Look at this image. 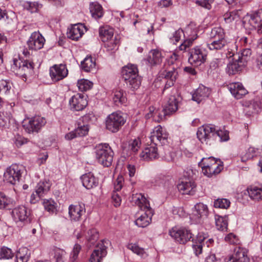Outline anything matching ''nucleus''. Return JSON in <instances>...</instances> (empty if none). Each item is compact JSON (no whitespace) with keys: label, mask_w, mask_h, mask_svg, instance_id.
<instances>
[{"label":"nucleus","mask_w":262,"mask_h":262,"mask_svg":"<svg viewBox=\"0 0 262 262\" xmlns=\"http://www.w3.org/2000/svg\"><path fill=\"white\" fill-rule=\"evenodd\" d=\"M197 137L202 143L208 144L211 141L219 142L227 141L229 140V132L224 128L219 129L214 125L209 124L199 127Z\"/></svg>","instance_id":"obj_1"},{"label":"nucleus","mask_w":262,"mask_h":262,"mask_svg":"<svg viewBox=\"0 0 262 262\" xmlns=\"http://www.w3.org/2000/svg\"><path fill=\"white\" fill-rule=\"evenodd\" d=\"M138 73V69L136 64L128 63L122 68V79L128 88L132 91L137 90L141 85V78Z\"/></svg>","instance_id":"obj_2"},{"label":"nucleus","mask_w":262,"mask_h":262,"mask_svg":"<svg viewBox=\"0 0 262 262\" xmlns=\"http://www.w3.org/2000/svg\"><path fill=\"white\" fill-rule=\"evenodd\" d=\"M167 63L169 66V70L164 71L162 75L166 80L164 91L173 85L178 75L177 70L181 63L179 55L176 53L168 59Z\"/></svg>","instance_id":"obj_3"},{"label":"nucleus","mask_w":262,"mask_h":262,"mask_svg":"<svg viewBox=\"0 0 262 262\" xmlns=\"http://www.w3.org/2000/svg\"><path fill=\"white\" fill-rule=\"evenodd\" d=\"M199 166L202 168L203 174L209 178L217 174L223 169V162L212 157L203 158Z\"/></svg>","instance_id":"obj_4"},{"label":"nucleus","mask_w":262,"mask_h":262,"mask_svg":"<svg viewBox=\"0 0 262 262\" xmlns=\"http://www.w3.org/2000/svg\"><path fill=\"white\" fill-rule=\"evenodd\" d=\"M96 158L98 162L104 166L111 165L113 160L114 152L107 144H100L95 148Z\"/></svg>","instance_id":"obj_5"},{"label":"nucleus","mask_w":262,"mask_h":262,"mask_svg":"<svg viewBox=\"0 0 262 262\" xmlns=\"http://www.w3.org/2000/svg\"><path fill=\"white\" fill-rule=\"evenodd\" d=\"M34 63L32 60H21L20 59H13L12 69L17 75L26 77L31 76L34 71Z\"/></svg>","instance_id":"obj_6"},{"label":"nucleus","mask_w":262,"mask_h":262,"mask_svg":"<svg viewBox=\"0 0 262 262\" xmlns=\"http://www.w3.org/2000/svg\"><path fill=\"white\" fill-rule=\"evenodd\" d=\"M126 120L121 112L109 115L105 120L106 128L112 133L117 132L125 123Z\"/></svg>","instance_id":"obj_7"},{"label":"nucleus","mask_w":262,"mask_h":262,"mask_svg":"<svg viewBox=\"0 0 262 262\" xmlns=\"http://www.w3.org/2000/svg\"><path fill=\"white\" fill-rule=\"evenodd\" d=\"M24 171L25 167L23 165L14 164L7 169L4 177L8 183L15 185L20 181Z\"/></svg>","instance_id":"obj_8"},{"label":"nucleus","mask_w":262,"mask_h":262,"mask_svg":"<svg viewBox=\"0 0 262 262\" xmlns=\"http://www.w3.org/2000/svg\"><path fill=\"white\" fill-rule=\"evenodd\" d=\"M46 124V119L40 116H36L25 120L23 123L24 129L28 133H38Z\"/></svg>","instance_id":"obj_9"},{"label":"nucleus","mask_w":262,"mask_h":262,"mask_svg":"<svg viewBox=\"0 0 262 262\" xmlns=\"http://www.w3.org/2000/svg\"><path fill=\"white\" fill-rule=\"evenodd\" d=\"M170 236L176 242L184 244L192 238V233L185 228L173 227L169 231Z\"/></svg>","instance_id":"obj_10"},{"label":"nucleus","mask_w":262,"mask_h":262,"mask_svg":"<svg viewBox=\"0 0 262 262\" xmlns=\"http://www.w3.org/2000/svg\"><path fill=\"white\" fill-rule=\"evenodd\" d=\"M188 62L192 65L198 66L204 63L207 58V53L205 49L196 46L189 52Z\"/></svg>","instance_id":"obj_11"},{"label":"nucleus","mask_w":262,"mask_h":262,"mask_svg":"<svg viewBox=\"0 0 262 262\" xmlns=\"http://www.w3.org/2000/svg\"><path fill=\"white\" fill-rule=\"evenodd\" d=\"M168 134L161 126L158 125L154 128L151 133L150 139L151 143L155 145L161 144L162 145L167 143Z\"/></svg>","instance_id":"obj_12"},{"label":"nucleus","mask_w":262,"mask_h":262,"mask_svg":"<svg viewBox=\"0 0 262 262\" xmlns=\"http://www.w3.org/2000/svg\"><path fill=\"white\" fill-rule=\"evenodd\" d=\"M108 241L102 240L99 243L91 255L89 262H101V260L107 254V247Z\"/></svg>","instance_id":"obj_13"},{"label":"nucleus","mask_w":262,"mask_h":262,"mask_svg":"<svg viewBox=\"0 0 262 262\" xmlns=\"http://www.w3.org/2000/svg\"><path fill=\"white\" fill-rule=\"evenodd\" d=\"M187 33H189L188 38L185 40L179 47L180 51H186L193 43V41L198 37L196 27L193 24H189L186 28Z\"/></svg>","instance_id":"obj_14"},{"label":"nucleus","mask_w":262,"mask_h":262,"mask_svg":"<svg viewBox=\"0 0 262 262\" xmlns=\"http://www.w3.org/2000/svg\"><path fill=\"white\" fill-rule=\"evenodd\" d=\"M45 42V39L39 31L32 33L27 41L30 49L37 50L42 49Z\"/></svg>","instance_id":"obj_15"},{"label":"nucleus","mask_w":262,"mask_h":262,"mask_svg":"<svg viewBox=\"0 0 262 262\" xmlns=\"http://www.w3.org/2000/svg\"><path fill=\"white\" fill-rule=\"evenodd\" d=\"M196 185L192 178L183 179L178 185V190L183 194L193 195L195 191Z\"/></svg>","instance_id":"obj_16"},{"label":"nucleus","mask_w":262,"mask_h":262,"mask_svg":"<svg viewBox=\"0 0 262 262\" xmlns=\"http://www.w3.org/2000/svg\"><path fill=\"white\" fill-rule=\"evenodd\" d=\"M208 214L207 206L202 203H199L194 206L191 218L195 220L196 223H200L201 220L206 218Z\"/></svg>","instance_id":"obj_17"},{"label":"nucleus","mask_w":262,"mask_h":262,"mask_svg":"<svg viewBox=\"0 0 262 262\" xmlns=\"http://www.w3.org/2000/svg\"><path fill=\"white\" fill-rule=\"evenodd\" d=\"M71 108L73 111H82L88 104V102L84 96L80 94H77L69 100Z\"/></svg>","instance_id":"obj_18"},{"label":"nucleus","mask_w":262,"mask_h":262,"mask_svg":"<svg viewBox=\"0 0 262 262\" xmlns=\"http://www.w3.org/2000/svg\"><path fill=\"white\" fill-rule=\"evenodd\" d=\"M68 73V70L64 64L55 65L50 70V76L54 81H58L65 78Z\"/></svg>","instance_id":"obj_19"},{"label":"nucleus","mask_w":262,"mask_h":262,"mask_svg":"<svg viewBox=\"0 0 262 262\" xmlns=\"http://www.w3.org/2000/svg\"><path fill=\"white\" fill-rule=\"evenodd\" d=\"M262 23V9H260L250 14H248L244 18V24L246 26L249 24L254 28H257Z\"/></svg>","instance_id":"obj_20"},{"label":"nucleus","mask_w":262,"mask_h":262,"mask_svg":"<svg viewBox=\"0 0 262 262\" xmlns=\"http://www.w3.org/2000/svg\"><path fill=\"white\" fill-rule=\"evenodd\" d=\"M206 46L210 51L214 53H219L221 54L222 51L227 48L228 42L225 39L207 40Z\"/></svg>","instance_id":"obj_21"},{"label":"nucleus","mask_w":262,"mask_h":262,"mask_svg":"<svg viewBox=\"0 0 262 262\" xmlns=\"http://www.w3.org/2000/svg\"><path fill=\"white\" fill-rule=\"evenodd\" d=\"M225 262H249L245 249L238 247L235 249L234 252L228 258L225 259Z\"/></svg>","instance_id":"obj_22"},{"label":"nucleus","mask_w":262,"mask_h":262,"mask_svg":"<svg viewBox=\"0 0 262 262\" xmlns=\"http://www.w3.org/2000/svg\"><path fill=\"white\" fill-rule=\"evenodd\" d=\"M85 212L84 204L71 205L69 207V214L71 221H78Z\"/></svg>","instance_id":"obj_23"},{"label":"nucleus","mask_w":262,"mask_h":262,"mask_svg":"<svg viewBox=\"0 0 262 262\" xmlns=\"http://www.w3.org/2000/svg\"><path fill=\"white\" fill-rule=\"evenodd\" d=\"M30 214L29 210L24 206H19L12 211V216L16 222L26 221Z\"/></svg>","instance_id":"obj_24"},{"label":"nucleus","mask_w":262,"mask_h":262,"mask_svg":"<svg viewBox=\"0 0 262 262\" xmlns=\"http://www.w3.org/2000/svg\"><path fill=\"white\" fill-rule=\"evenodd\" d=\"M228 88L231 94L237 99L242 98L248 94L247 90L239 82L230 83Z\"/></svg>","instance_id":"obj_25"},{"label":"nucleus","mask_w":262,"mask_h":262,"mask_svg":"<svg viewBox=\"0 0 262 262\" xmlns=\"http://www.w3.org/2000/svg\"><path fill=\"white\" fill-rule=\"evenodd\" d=\"M85 29V26L82 24L74 25L67 32L68 37L72 40H77L81 37Z\"/></svg>","instance_id":"obj_26"},{"label":"nucleus","mask_w":262,"mask_h":262,"mask_svg":"<svg viewBox=\"0 0 262 262\" xmlns=\"http://www.w3.org/2000/svg\"><path fill=\"white\" fill-rule=\"evenodd\" d=\"M83 186L88 189L96 187L98 184V180L91 172L85 173L81 177Z\"/></svg>","instance_id":"obj_27"},{"label":"nucleus","mask_w":262,"mask_h":262,"mask_svg":"<svg viewBox=\"0 0 262 262\" xmlns=\"http://www.w3.org/2000/svg\"><path fill=\"white\" fill-rule=\"evenodd\" d=\"M210 94L209 89L204 85H200L192 94V100L198 103L207 98Z\"/></svg>","instance_id":"obj_28"},{"label":"nucleus","mask_w":262,"mask_h":262,"mask_svg":"<svg viewBox=\"0 0 262 262\" xmlns=\"http://www.w3.org/2000/svg\"><path fill=\"white\" fill-rule=\"evenodd\" d=\"M145 212L141 215L135 221V224L139 227L144 228L147 226L151 221L152 212L151 208L149 210H143Z\"/></svg>","instance_id":"obj_29"},{"label":"nucleus","mask_w":262,"mask_h":262,"mask_svg":"<svg viewBox=\"0 0 262 262\" xmlns=\"http://www.w3.org/2000/svg\"><path fill=\"white\" fill-rule=\"evenodd\" d=\"M141 157L144 160H149L156 159L159 157L157 147L154 144L149 147H146L141 152Z\"/></svg>","instance_id":"obj_30"},{"label":"nucleus","mask_w":262,"mask_h":262,"mask_svg":"<svg viewBox=\"0 0 262 262\" xmlns=\"http://www.w3.org/2000/svg\"><path fill=\"white\" fill-rule=\"evenodd\" d=\"M232 60V61L229 62L226 69L227 72L229 75H234L241 71L243 68L245 67V66L239 62L236 58L234 57Z\"/></svg>","instance_id":"obj_31"},{"label":"nucleus","mask_w":262,"mask_h":262,"mask_svg":"<svg viewBox=\"0 0 262 262\" xmlns=\"http://www.w3.org/2000/svg\"><path fill=\"white\" fill-rule=\"evenodd\" d=\"M132 201L136 205H138L141 210L147 209V210L150 211L151 208L149 205V203L141 193L133 194Z\"/></svg>","instance_id":"obj_32"},{"label":"nucleus","mask_w":262,"mask_h":262,"mask_svg":"<svg viewBox=\"0 0 262 262\" xmlns=\"http://www.w3.org/2000/svg\"><path fill=\"white\" fill-rule=\"evenodd\" d=\"M207 237V235L204 233H199L195 242H193L192 248L196 255L202 253L203 246L204 245V241Z\"/></svg>","instance_id":"obj_33"},{"label":"nucleus","mask_w":262,"mask_h":262,"mask_svg":"<svg viewBox=\"0 0 262 262\" xmlns=\"http://www.w3.org/2000/svg\"><path fill=\"white\" fill-rule=\"evenodd\" d=\"M146 60L151 66L159 64L162 60L161 52L157 50H151L149 52Z\"/></svg>","instance_id":"obj_34"},{"label":"nucleus","mask_w":262,"mask_h":262,"mask_svg":"<svg viewBox=\"0 0 262 262\" xmlns=\"http://www.w3.org/2000/svg\"><path fill=\"white\" fill-rule=\"evenodd\" d=\"M178 103L176 97L171 96L167 101L166 104L163 108V112L165 115H170L176 112L178 110Z\"/></svg>","instance_id":"obj_35"},{"label":"nucleus","mask_w":262,"mask_h":262,"mask_svg":"<svg viewBox=\"0 0 262 262\" xmlns=\"http://www.w3.org/2000/svg\"><path fill=\"white\" fill-rule=\"evenodd\" d=\"M81 67L82 70L85 72H92L95 70V59L92 56H87L81 63Z\"/></svg>","instance_id":"obj_36"},{"label":"nucleus","mask_w":262,"mask_h":262,"mask_svg":"<svg viewBox=\"0 0 262 262\" xmlns=\"http://www.w3.org/2000/svg\"><path fill=\"white\" fill-rule=\"evenodd\" d=\"M90 12L95 19L101 18L103 14L102 6L97 3H92L90 7Z\"/></svg>","instance_id":"obj_37"},{"label":"nucleus","mask_w":262,"mask_h":262,"mask_svg":"<svg viewBox=\"0 0 262 262\" xmlns=\"http://www.w3.org/2000/svg\"><path fill=\"white\" fill-rule=\"evenodd\" d=\"M243 105L249 108L248 112L250 113H257L260 110V102L258 100L245 101Z\"/></svg>","instance_id":"obj_38"},{"label":"nucleus","mask_w":262,"mask_h":262,"mask_svg":"<svg viewBox=\"0 0 262 262\" xmlns=\"http://www.w3.org/2000/svg\"><path fill=\"white\" fill-rule=\"evenodd\" d=\"M149 110V112L146 115V118H150L152 117L154 120L158 122L162 121L167 115L164 114L163 110L161 113L158 110H155L154 107H150Z\"/></svg>","instance_id":"obj_39"},{"label":"nucleus","mask_w":262,"mask_h":262,"mask_svg":"<svg viewBox=\"0 0 262 262\" xmlns=\"http://www.w3.org/2000/svg\"><path fill=\"white\" fill-rule=\"evenodd\" d=\"M30 251L28 248H20L16 254L15 262H27L30 257Z\"/></svg>","instance_id":"obj_40"},{"label":"nucleus","mask_w":262,"mask_h":262,"mask_svg":"<svg viewBox=\"0 0 262 262\" xmlns=\"http://www.w3.org/2000/svg\"><path fill=\"white\" fill-rule=\"evenodd\" d=\"M99 35L102 41L105 42L106 41L113 38V29L107 27H101L99 29Z\"/></svg>","instance_id":"obj_41"},{"label":"nucleus","mask_w":262,"mask_h":262,"mask_svg":"<svg viewBox=\"0 0 262 262\" xmlns=\"http://www.w3.org/2000/svg\"><path fill=\"white\" fill-rule=\"evenodd\" d=\"M225 38L224 30L221 27L213 28L209 34V38L208 40H219Z\"/></svg>","instance_id":"obj_42"},{"label":"nucleus","mask_w":262,"mask_h":262,"mask_svg":"<svg viewBox=\"0 0 262 262\" xmlns=\"http://www.w3.org/2000/svg\"><path fill=\"white\" fill-rule=\"evenodd\" d=\"M249 196L252 200L258 201L262 199V189L257 187H251L247 188Z\"/></svg>","instance_id":"obj_43"},{"label":"nucleus","mask_w":262,"mask_h":262,"mask_svg":"<svg viewBox=\"0 0 262 262\" xmlns=\"http://www.w3.org/2000/svg\"><path fill=\"white\" fill-rule=\"evenodd\" d=\"M251 55V50L247 48L243 49L240 54L236 55L238 60L243 63L245 66L248 61L250 60Z\"/></svg>","instance_id":"obj_44"},{"label":"nucleus","mask_w":262,"mask_h":262,"mask_svg":"<svg viewBox=\"0 0 262 262\" xmlns=\"http://www.w3.org/2000/svg\"><path fill=\"white\" fill-rule=\"evenodd\" d=\"M51 187L50 184L47 182H40L35 187V192L42 197L50 190Z\"/></svg>","instance_id":"obj_45"},{"label":"nucleus","mask_w":262,"mask_h":262,"mask_svg":"<svg viewBox=\"0 0 262 262\" xmlns=\"http://www.w3.org/2000/svg\"><path fill=\"white\" fill-rule=\"evenodd\" d=\"M260 154L259 150L253 147H250L247 150L244 155L241 157V160L245 162L248 160L252 159L255 157L258 156Z\"/></svg>","instance_id":"obj_46"},{"label":"nucleus","mask_w":262,"mask_h":262,"mask_svg":"<svg viewBox=\"0 0 262 262\" xmlns=\"http://www.w3.org/2000/svg\"><path fill=\"white\" fill-rule=\"evenodd\" d=\"M113 100L115 104L117 105L123 104L126 103L127 99L124 95L123 91H116L113 97Z\"/></svg>","instance_id":"obj_47"},{"label":"nucleus","mask_w":262,"mask_h":262,"mask_svg":"<svg viewBox=\"0 0 262 262\" xmlns=\"http://www.w3.org/2000/svg\"><path fill=\"white\" fill-rule=\"evenodd\" d=\"M241 14L242 11L241 10H234L229 11L224 14V19L226 23H229L239 18Z\"/></svg>","instance_id":"obj_48"},{"label":"nucleus","mask_w":262,"mask_h":262,"mask_svg":"<svg viewBox=\"0 0 262 262\" xmlns=\"http://www.w3.org/2000/svg\"><path fill=\"white\" fill-rule=\"evenodd\" d=\"M12 205L13 200L4 193L0 192V209H9Z\"/></svg>","instance_id":"obj_49"},{"label":"nucleus","mask_w":262,"mask_h":262,"mask_svg":"<svg viewBox=\"0 0 262 262\" xmlns=\"http://www.w3.org/2000/svg\"><path fill=\"white\" fill-rule=\"evenodd\" d=\"M215 225L217 229L221 231H226L228 223L225 217L219 215L215 216Z\"/></svg>","instance_id":"obj_50"},{"label":"nucleus","mask_w":262,"mask_h":262,"mask_svg":"<svg viewBox=\"0 0 262 262\" xmlns=\"http://www.w3.org/2000/svg\"><path fill=\"white\" fill-rule=\"evenodd\" d=\"M119 39L115 36L114 38L105 42V47L108 51H114L118 49Z\"/></svg>","instance_id":"obj_51"},{"label":"nucleus","mask_w":262,"mask_h":262,"mask_svg":"<svg viewBox=\"0 0 262 262\" xmlns=\"http://www.w3.org/2000/svg\"><path fill=\"white\" fill-rule=\"evenodd\" d=\"M11 117L10 114L7 112H0V127L2 128H8Z\"/></svg>","instance_id":"obj_52"},{"label":"nucleus","mask_w":262,"mask_h":262,"mask_svg":"<svg viewBox=\"0 0 262 262\" xmlns=\"http://www.w3.org/2000/svg\"><path fill=\"white\" fill-rule=\"evenodd\" d=\"M12 83L9 80H0V93L7 94L11 89Z\"/></svg>","instance_id":"obj_53"},{"label":"nucleus","mask_w":262,"mask_h":262,"mask_svg":"<svg viewBox=\"0 0 262 262\" xmlns=\"http://www.w3.org/2000/svg\"><path fill=\"white\" fill-rule=\"evenodd\" d=\"M93 83L87 79H80L77 82V86L81 92L86 91L91 89Z\"/></svg>","instance_id":"obj_54"},{"label":"nucleus","mask_w":262,"mask_h":262,"mask_svg":"<svg viewBox=\"0 0 262 262\" xmlns=\"http://www.w3.org/2000/svg\"><path fill=\"white\" fill-rule=\"evenodd\" d=\"M87 241L91 244H94L99 238V233L95 229L89 230L86 235Z\"/></svg>","instance_id":"obj_55"},{"label":"nucleus","mask_w":262,"mask_h":262,"mask_svg":"<svg viewBox=\"0 0 262 262\" xmlns=\"http://www.w3.org/2000/svg\"><path fill=\"white\" fill-rule=\"evenodd\" d=\"M40 5L37 2H25L23 6L25 9L30 11L31 13L37 12L38 7Z\"/></svg>","instance_id":"obj_56"},{"label":"nucleus","mask_w":262,"mask_h":262,"mask_svg":"<svg viewBox=\"0 0 262 262\" xmlns=\"http://www.w3.org/2000/svg\"><path fill=\"white\" fill-rule=\"evenodd\" d=\"M81 250V246L78 244H75L71 253L70 260L71 262H76L78 258V254Z\"/></svg>","instance_id":"obj_57"},{"label":"nucleus","mask_w":262,"mask_h":262,"mask_svg":"<svg viewBox=\"0 0 262 262\" xmlns=\"http://www.w3.org/2000/svg\"><path fill=\"white\" fill-rule=\"evenodd\" d=\"M89 130V127L87 124L83 123H78V126L76 128V132L78 134V137H83L88 134Z\"/></svg>","instance_id":"obj_58"},{"label":"nucleus","mask_w":262,"mask_h":262,"mask_svg":"<svg viewBox=\"0 0 262 262\" xmlns=\"http://www.w3.org/2000/svg\"><path fill=\"white\" fill-rule=\"evenodd\" d=\"M46 210L49 212L53 213L56 210L55 202L51 199L44 200L42 202Z\"/></svg>","instance_id":"obj_59"},{"label":"nucleus","mask_w":262,"mask_h":262,"mask_svg":"<svg viewBox=\"0 0 262 262\" xmlns=\"http://www.w3.org/2000/svg\"><path fill=\"white\" fill-rule=\"evenodd\" d=\"M141 142L138 139L130 141L128 143V149L130 154L136 153L139 149Z\"/></svg>","instance_id":"obj_60"},{"label":"nucleus","mask_w":262,"mask_h":262,"mask_svg":"<svg viewBox=\"0 0 262 262\" xmlns=\"http://www.w3.org/2000/svg\"><path fill=\"white\" fill-rule=\"evenodd\" d=\"M230 202L226 199H218L214 202V206L215 208L226 209L230 206Z\"/></svg>","instance_id":"obj_61"},{"label":"nucleus","mask_w":262,"mask_h":262,"mask_svg":"<svg viewBox=\"0 0 262 262\" xmlns=\"http://www.w3.org/2000/svg\"><path fill=\"white\" fill-rule=\"evenodd\" d=\"M128 249L132 250L134 253L137 255L143 257L145 254L144 249L139 247L136 244H129L127 246Z\"/></svg>","instance_id":"obj_62"},{"label":"nucleus","mask_w":262,"mask_h":262,"mask_svg":"<svg viewBox=\"0 0 262 262\" xmlns=\"http://www.w3.org/2000/svg\"><path fill=\"white\" fill-rule=\"evenodd\" d=\"M13 256V253L10 249L7 247H3L0 251V259H9Z\"/></svg>","instance_id":"obj_63"},{"label":"nucleus","mask_w":262,"mask_h":262,"mask_svg":"<svg viewBox=\"0 0 262 262\" xmlns=\"http://www.w3.org/2000/svg\"><path fill=\"white\" fill-rule=\"evenodd\" d=\"M13 140L14 143L18 147L27 142V140L19 135H15Z\"/></svg>","instance_id":"obj_64"}]
</instances>
